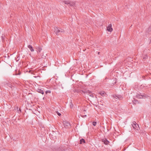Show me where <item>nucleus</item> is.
<instances>
[{"label": "nucleus", "mask_w": 151, "mask_h": 151, "mask_svg": "<svg viewBox=\"0 0 151 151\" xmlns=\"http://www.w3.org/2000/svg\"><path fill=\"white\" fill-rule=\"evenodd\" d=\"M2 84V86H4L5 87H6L10 90H12L15 88V86L12 85V83L10 82H3Z\"/></svg>", "instance_id": "obj_1"}, {"label": "nucleus", "mask_w": 151, "mask_h": 151, "mask_svg": "<svg viewBox=\"0 0 151 151\" xmlns=\"http://www.w3.org/2000/svg\"><path fill=\"white\" fill-rule=\"evenodd\" d=\"M54 32L57 35H59L61 34L62 32H64V30L63 29H61L60 30L58 29L57 27H56L55 28Z\"/></svg>", "instance_id": "obj_2"}, {"label": "nucleus", "mask_w": 151, "mask_h": 151, "mask_svg": "<svg viewBox=\"0 0 151 151\" xmlns=\"http://www.w3.org/2000/svg\"><path fill=\"white\" fill-rule=\"evenodd\" d=\"M132 125L134 129L138 130V128H139L138 125L137 124L135 121H133L132 122Z\"/></svg>", "instance_id": "obj_3"}, {"label": "nucleus", "mask_w": 151, "mask_h": 151, "mask_svg": "<svg viewBox=\"0 0 151 151\" xmlns=\"http://www.w3.org/2000/svg\"><path fill=\"white\" fill-rule=\"evenodd\" d=\"M64 3L67 4L69 5L70 6H74L75 5V2H70V1H64Z\"/></svg>", "instance_id": "obj_4"}, {"label": "nucleus", "mask_w": 151, "mask_h": 151, "mask_svg": "<svg viewBox=\"0 0 151 151\" xmlns=\"http://www.w3.org/2000/svg\"><path fill=\"white\" fill-rule=\"evenodd\" d=\"M63 123L65 127L66 128H69L71 127L70 123L67 121H64Z\"/></svg>", "instance_id": "obj_5"}, {"label": "nucleus", "mask_w": 151, "mask_h": 151, "mask_svg": "<svg viewBox=\"0 0 151 151\" xmlns=\"http://www.w3.org/2000/svg\"><path fill=\"white\" fill-rule=\"evenodd\" d=\"M66 148L65 147L60 146L56 150V151H65Z\"/></svg>", "instance_id": "obj_6"}, {"label": "nucleus", "mask_w": 151, "mask_h": 151, "mask_svg": "<svg viewBox=\"0 0 151 151\" xmlns=\"http://www.w3.org/2000/svg\"><path fill=\"white\" fill-rule=\"evenodd\" d=\"M107 30L109 32H111L113 30V29L112 28V24H109L108 27H107Z\"/></svg>", "instance_id": "obj_7"}, {"label": "nucleus", "mask_w": 151, "mask_h": 151, "mask_svg": "<svg viewBox=\"0 0 151 151\" xmlns=\"http://www.w3.org/2000/svg\"><path fill=\"white\" fill-rule=\"evenodd\" d=\"M101 141L106 145H108L109 143V141L106 138L102 139Z\"/></svg>", "instance_id": "obj_8"}, {"label": "nucleus", "mask_w": 151, "mask_h": 151, "mask_svg": "<svg viewBox=\"0 0 151 151\" xmlns=\"http://www.w3.org/2000/svg\"><path fill=\"white\" fill-rule=\"evenodd\" d=\"M113 97L116 99H118L120 100H121L122 98V96L120 95H113Z\"/></svg>", "instance_id": "obj_9"}, {"label": "nucleus", "mask_w": 151, "mask_h": 151, "mask_svg": "<svg viewBox=\"0 0 151 151\" xmlns=\"http://www.w3.org/2000/svg\"><path fill=\"white\" fill-rule=\"evenodd\" d=\"M36 49L37 50V53L38 54H39L42 50L41 47L40 46L37 47H36Z\"/></svg>", "instance_id": "obj_10"}, {"label": "nucleus", "mask_w": 151, "mask_h": 151, "mask_svg": "<svg viewBox=\"0 0 151 151\" xmlns=\"http://www.w3.org/2000/svg\"><path fill=\"white\" fill-rule=\"evenodd\" d=\"M142 56L143 59L144 60H146V59H147V58H148L147 55L146 54H145V55L144 54H142Z\"/></svg>", "instance_id": "obj_11"}, {"label": "nucleus", "mask_w": 151, "mask_h": 151, "mask_svg": "<svg viewBox=\"0 0 151 151\" xmlns=\"http://www.w3.org/2000/svg\"><path fill=\"white\" fill-rule=\"evenodd\" d=\"M37 91L38 92L41 93L42 94H43L44 93V91L43 90H42L40 89H39V88L37 89Z\"/></svg>", "instance_id": "obj_12"}, {"label": "nucleus", "mask_w": 151, "mask_h": 151, "mask_svg": "<svg viewBox=\"0 0 151 151\" xmlns=\"http://www.w3.org/2000/svg\"><path fill=\"white\" fill-rule=\"evenodd\" d=\"M146 32L148 34H151V26H150L147 30Z\"/></svg>", "instance_id": "obj_13"}, {"label": "nucleus", "mask_w": 151, "mask_h": 151, "mask_svg": "<svg viewBox=\"0 0 151 151\" xmlns=\"http://www.w3.org/2000/svg\"><path fill=\"white\" fill-rule=\"evenodd\" d=\"M27 47L30 49L31 52H32L34 51V50L31 45H28Z\"/></svg>", "instance_id": "obj_14"}, {"label": "nucleus", "mask_w": 151, "mask_h": 151, "mask_svg": "<svg viewBox=\"0 0 151 151\" xmlns=\"http://www.w3.org/2000/svg\"><path fill=\"white\" fill-rule=\"evenodd\" d=\"M85 140L83 138L81 139L80 141V144H82L83 143H85Z\"/></svg>", "instance_id": "obj_15"}, {"label": "nucleus", "mask_w": 151, "mask_h": 151, "mask_svg": "<svg viewBox=\"0 0 151 151\" xmlns=\"http://www.w3.org/2000/svg\"><path fill=\"white\" fill-rule=\"evenodd\" d=\"M142 98L144 99L147 98L148 97V96L145 93H144L142 95Z\"/></svg>", "instance_id": "obj_16"}, {"label": "nucleus", "mask_w": 151, "mask_h": 151, "mask_svg": "<svg viewBox=\"0 0 151 151\" xmlns=\"http://www.w3.org/2000/svg\"><path fill=\"white\" fill-rule=\"evenodd\" d=\"M142 96L141 94H138L136 95V97L139 99L142 98Z\"/></svg>", "instance_id": "obj_17"}, {"label": "nucleus", "mask_w": 151, "mask_h": 151, "mask_svg": "<svg viewBox=\"0 0 151 151\" xmlns=\"http://www.w3.org/2000/svg\"><path fill=\"white\" fill-rule=\"evenodd\" d=\"M17 109L18 113H20L21 112V110L20 108H18V106L17 107Z\"/></svg>", "instance_id": "obj_18"}, {"label": "nucleus", "mask_w": 151, "mask_h": 151, "mask_svg": "<svg viewBox=\"0 0 151 151\" xmlns=\"http://www.w3.org/2000/svg\"><path fill=\"white\" fill-rule=\"evenodd\" d=\"M105 92L104 91H101L99 93L102 96H104Z\"/></svg>", "instance_id": "obj_19"}, {"label": "nucleus", "mask_w": 151, "mask_h": 151, "mask_svg": "<svg viewBox=\"0 0 151 151\" xmlns=\"http://www.w3.org/2000/svg\"><path fill=\"white\" fill-rule=\"evenodd\" d=\"M92 124L93 126H95L96 124V122H92Z\"/></svg>", "instance_id": "obj_20"}, {"label": "nucleus", "mask_w": 151, "mask_h": 151, "mask_svg": "<svg viewBox=\"0 0 151 151\" xmlns=\"http://www.w3.org/2000/svg\"><path fill=\"white\" fill-rule=\"evenodd\" d=\"M5 36L4 35H2V36H1V38H2V40H4L5 38Z\"/></svg>", "instance_id": "obj_21"}, {"label": "nucleus", "mask_w": 151, "mask_h": 151, "mask_svg": "<svg viewBox=\"0 0 151 151\" xmlns=\"http://www.w3.org/2000/svg\"><path fill=\"white\" fill-rule=\"evenodd\" d=\"M56 112L59 116H61V114L59 113L58 111H56Z\"/></svg>", "instance_id": "obj_22"}, {"label": "nucleus", "mask_w": 151, "mask_h": 151, "mask_svg": "<svg viewBox=\"0 0 151 151\" xmlns=\"http://www.w3.org/2000/svg\"><path fill=\"white\" fill-rule=\"evenodd\" d=\"M73 105L72 103H70V106L71 108H72L73 107Z\"/></svg>", "instance_id": "obj_23"}, {"label": "nucleus", "mask_w": 151, "mask_h": 151, "mask_svg": "<svg viewBox=\"0 0 151 151\" xmlns=\"http://www.w3.org/2000/svg\"><path fill=\"white\" fill-rule=\"evenodd\" d=\"M48 93H51V91H50V90H48V91H46L45 93H46V94H47Z\"/></svg>", "instance_id": "obj_24"}, {"label": "nucleus", "mask_w": 151, "mask_h": 151, "mask_svg": "<svg viewBox=\"0 0 151 151\" xmlns=\"http://www.w3.org/2000/svg\"><path fill=\"white\" fill-rule=\"evenodd\" d=\"M89 95L90 96L92 97H94V95L92 94H89Z\"/></svg>", "instance_id": "obj_25"}, {"label": "nucleus", "mask_w": 151, "mask_h": 151, "mask_svg": "<svg viewBox=\"0 0 151 151\" xmlns=\"http://www.w3.org/2000/svg\"><path fill=\"white\" fill-rule=\"evenodd\" d=\"M83 93H86V91H81V93H83Z\"/></svg>", "instance_id": "obj_26"}, {"label": "nucleus", "mask_w": 151, "mask_h": 151, "mask_svg": "<svg viewBox=\"0 0 151 151\" xmlns=\"http://www.w3.org/2000/svg\"><path fill=\"white\" fill-rule=\"evenodd\" d=\"M88 93L89 94H91V91H88Z\"/></svg>", "instance_id": "obj_27"}, {"label": "nucleus", "mask_w": 151, "mask_h": 151, "mask_svg": "<svg viewBox=\"0 0 151 151\" xmlns=\"http://www.w3.org/2000/svg\"><path fill=\"white\" fill-rule=\"evenodd\" d=\"M144 87V86H143L142 85L140 86V87L141 88H142V87Z\"/></svg>", "instance_id": "obj_28"}, {"label": "nucleus", "mask_w": 151, "mask_h": 151, "mask_svg": "<svg viewBox=\"0 0 151 151\" xmlns=\"http://www.w3.org/2000/svg\"><path fill=\"white\" fill-rule=\"evenodd\" d=\"M150 44H151V38H150Z\"/></svg>", "instance_id": "obj_29"}, {"label": "nucleus", "mask_w": 151, "mask_h": 151, "mask_svg": "<svg viewBox=\"0 0 151 151\" xmlns=\"http://www.w3.org/2000/svg\"><path fill=\"white\" fill-rule=\"evenodd\" d=\"M86 115H84L83 116V118H85V117H86Z\"/></svg>", "instance_id": "obj_30"}, {"label": "nucleus", "mask_w": 151, "mask_h": 151, "mask_svg": "<svg viewBox=\"0 0 151 151\" xmlns=\"http://www.w3.org/2000/svg\"><path fill=\"white\" fill-rule=\"evenodd\" d=\"M134 101H135V103H137V102H138V101L137 100H134Z\"/></svg>", "instance_id": "obj_31"}, {"label": "nucleus", "mask_w": 151, "mask_h": 151, "mask_svg": "<svg viewBox=\"0 0 151 151\" xmlns=\"http://www.w3.org/2000/svg\"><path fill=\"white\" fill-rule=\"evenodd\" d=\"M38 76H34V77H35V78H37V77H38Z\"/></svg>", "instance_id": "obj_32"}, {"label": "nucleus", "mask_w": 151, "mask_h": 151, "mask_svg": "<svg viewBox=\"0 0 151 151\" xmlns=\"http://www.w3.org/2000/svg\"><path fill=\"white\" fill-rule=\"evenodd\" d=\"M99 53H100V52H98V54H99Z\"/></svg>", "instance_id": "obj_33"}, {"label": "nucleus", "mask_w": 151, "mask_h": 151, "mask_svg": "<svg viewBox=\"0 0 151 151\" xmlns=\"http://www.w3.org/2000/svg\"><path fill=\"white\" fill-rule=\"evenodd\" d=\"M62 89H63V87H62Z\"/></svg>", "instance_id": "obj_34"}, {"label": "nucleus", "mask_w": 151, "mask_h": 151, "mask_svg": "<svg viewBox=\"0 0 151 151\" xmlns=\"http://www.w3.org/2000/svg\"><path fill=\"white\" fill-rule=\"evenodd\" d=\"M20 73H19V75H20Z\"/></svg>", "instance_id": "obj_35"}]
</instances>
